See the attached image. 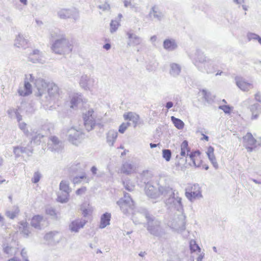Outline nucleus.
Segmentation results:
<instances>
[{
    "label": "nucleus",
    "mask_w": 261,
    "mask_h": 261,
    "mask_svg": "<svg viewBox=\"0 0 261 261\" xmlns=\"http://www.w3.org/2000/svg\"><path fill=\"white\" fill-rule=\"evenodd\" d=\"M53 52L57 54L64 55L72 51V45L64 38L56 40L51 47Z\"/></svg>",
    "instance_id": "f257e3e1"
},
{
    "label": "nucleus",
    "mask_w": 261,
    "mask_h": 261,
    "mask_svg": "<svg viewBox=\"0 0 261 261\" xmlns=\"http://www.w3.org/2000/svg\"><path fill=\"white\" fill-rule=\"evenodd\" d=\"M36 85L40 95L46 90L50 94L59 93V88L54 83H46L42 80H40L36 82Z\"/></svg>",
    "instance_id": "f03ea898"
},
{
    "label": "nucleus",
    "mask_w": 261,
    "mask_h": 261,
    "mask_svg": "<svg viewBox=\"0 0 261 261\" xmlns=\"http://www.w3.org/2000/svg\"><path fill=\"white\" fill-rule=\"evenodd\" d=\"M185 195L191 201L202 196L201 188L198 184H190L186 189Z\"/></svg>",
    "instance_id": "7ed1b4c3"
},
{
    "label": "nucleus",
    "mask_w": 261,
    "mask_h": 261,
    "mask_svg": "<svg viewBox=\"0 0 261 261\" xmlns=\"http://www.w3.org/2000/svg\"><path fill=\"white\" fill-rule=\"evenodd\" d=\"M243 141L248 152H252L257 147V140L250 132L243 137Z\"/></svg>",
    "instance_id": "20e7f679"
},
{
    "label": "nucleus",
    "mask_w": 261,
    "mask_h": 261,
    "mask_svg": "<svg viewBox=\"0 0 261 261\" xmlns=\"http://www.w3.org/2000/svg\"><path fill=\"white\" fill-rule=\"evenodd\" d=\"M84 125L88 130L92 129L96 125L94 111L91 109L85 113L83 117Z\"/></svg>",
    "instance_id": "39448f33"
},
{
    "label": "nucleus",
    "mask_w": 261,
    "mask_h": 261,
    "mask_svg": "<svg viewBox=\"0 0 261 261\" xmlns=\"http://www.w3.org/2000/svg\"><path fill=\"white\" fill-rule=\"evenodd\" d=\"M190 158L195 166L201 167L205 170L208 169V166L203 163L202 156L199 151H197L192 152L190 154Z\"/></svg>",
    "instance_id": "423d86ee"
},
{
    "label": "nucleus",
    "mask_w": 261,
    "mask_h": 261,
    "mask_svg": "<svg viewBox=\"0 0 261 261\" xmlns=\"http://www.w3.org/2000/svg\"><path fill=\"white\" fill-rule=\"evenodd\" d=\"M60 189L63 191L64 193L62 195H60L58 197V201L64 203L68 201L69 198L68 192L69 188L68 184L65 181H62L60 182Z\"/></svg>",
    "instance_id": "0eeeda50"
},
{
    "label": "nucleus",
    "mask_w": 261,
    "mask_h": 261,
    "mask_svg": "<svg viewBox=\"0 0 261 261\" xmlns=\"http://www.w3.org/2000/svg\"><path fill=\"white\" fill-rule=\"evenodd\" d=\"M123 118L126 121H132L134 127L140 123V116L136 113L132 112L126 113L123 115Z\"/></svg>",
    "instance_id": "6e6552de"
},
{
    "label": "nucleus",
    "mask_w": 261,
    "mask_h": 261,
    "mask_svg": "<svg viewBox=\"0 0 261 261\" xmlns=\"http://www.w3.org/2000/svg\"><path fill=\"white\" fill-rule=\"evenodd\" d=\"M236 83L239 88L244 91H248L253 87L251 83L246 82L242 78L238 79Z\"/></svg>",
    "instance_id": "1a4fd4ad"
},
{
    "label": "nucleus",
    "mask_w": 261,
    "mask_h": 261,
    "mask_svg": "<svg viewBox=\"0 0 261 261\" xmlns=\"http://www.w3.org/2000/svg\"><path fill=\"white\" fill-rule=\"evenodd\" d=\"M117 203L120 207L130 206L133 204V201L128 194H125L123 198H121Z\"/></svg>",
    "instance_id": "9d476101"
},
{
    "label": "nucleus",
    "mask_w": 261,
    "mask_h": 261,
    "mask_svg": "<svg viewBox=\"0 0 261 261\" xmlns=\"http://www.w3.org/2000/svg\"><path fill=\"white\" fill-rule=\"evenodd\" d=\"M32 92V86L29 82H25L23 88L18 89L19 94L22 96L29 95Z\"/></svg>",
    "instance_id": "9b49d317"
},
{
    "label": "nucleus",
    "mask_w": 261,
    "mask_h": 261,
    "mask_svg": "<svg viewBox=\"0 0 261 261\" xmlns=\"http://www.w3.org/2000/svg\"><path fill=\"white\" fill-rule=\"evenodd\" d=\"M85 224V221L75 220L72 222L70 225V230L73 232H77L80 229L84 227Z\"/></svg>",
    "instance_id": "f8f14e48"
},
{
    "label": "nucleus",
    "mask_w": 261,
    "mask_h": 261,
    "mask_svg": "<svg viewBox=\"0 0 261 261\" xmlns=\"http://www.w3.org/2000/svg\"><path fill=\"white\" fill-rule=\"evenodd\" d=\"M206 154L211 161V163L216 168H218V165L214 155V149L212 146L207 148Z\"/></svg>",
    "instance_id": "ddd939ff"
},
{
    "label": "nucleus",
    "mask_w": 261,
    "mask_h": 261,
    "mask_svg": "<svg viewBox=\"0 0 261 261\" xmlns=\"http://www.w3.org/2000/svg\"><path fill=\"white\" fill-rule=\"evenodd\" d=\"M110 213H104L101 217L99 227L103 228L110 224L111 219Z\"/></svg>",
    "instance_id": "4468645a"
},
{
    "label": "nucleus",
    "mask_w": 261,
    "mask_h": 261,
    "mask_svg": "<svg viewBox=\"0 0 261 261\" xmlns=\"http://www.w3.org/2000/svg\"><path fill=\"white\" fill-rule=\"evenodd\" d=\"M117 138V133L115 131H110L107 134V142L110 146H113Z\"/></svg>",
    "instance_id": "2eb2a0df"
},
{
    "label": "nucleus",
    "mask_w": 261,
    "mask_h": 261,
    "mask_svg": "<svg viewBox=\"0 0 261 261\" xmlns=\"http://www.w3.org/2000/svg\"><path fill=\"white\" fill-rule=\"evenodd\" d=\"M134 171L133 165L130 164L125 163L121 168V172L125 174H130Z\"/></svg>",
    "instance_id": "dca6fc26"
},
{
    "label": "nucleus",
    "mask_w": 261,
    "mask_h": 261,
    "mask_svg": "<svg viewBox=\"0 0 261 261\" xmlns=\"http://www.w3.org/2000/svg\"><path fill=\"white\" fill-rule=\"evenodd\" d=\"M190 151L187 141H184L180 145V155L185 156Z\"/></svg>",
    "instance_id": "f3484780"
},
{
    "label": "nucleus",
    "mask_w": 261,
    "mask_h": 261,
    "mask_svg": "<svg viewBox=\"0 0 261 261\" xmlns=\"http://www.w3.org/2000/svg\"><path fill=\"white\" fill-rule=\"evenodd\" d=\"M163 45L165 49L168 50H173L176 47L175 41L170 39L165 40L164 42Z\"/></svg>",
    "instance_id": "a211bd4d"
},
{
    "label": "nucleus",
    "mask_w": 261,
    "mask_h": 261,
    "mask_svg": "<svg viewBox=\"0 0 261 261\" xmlns=\"http://www.w3.org/2000/svg\"><path fill=\"white\" fill-rule=\"evenodd\" d=\"M171 119L173 123L174 124V126L177 129H182V128H184L185 124L181 120H180L178 118H176L174 116H171Z\"/></svg>",
    "instance_id": "6ab92c4d"
},
{
    "label": "nucleus",
    "mask_w": 261,
    "mask_h": 261,
    "mask_svg": "<svg viewBox=\"0 0 261 261\" xmlns=\"http://www.w3.org/2000/svg\"><path fill=\"white\" fill-rule=\"evenodd\" d=\"M252 112V119H256L259 116V106L257 105H253L250 108Z\"/></svg>",
    "instance_id": "aec40b11"
},
{
    "label": "nucleus",
    "mask_w": 261,
    "mask_h": 261,
    "mask_svg": "<svg viewBox=\"0 0 261 261\" xmlns=\"http://www.w3.org/2000/svg\"><path fill=\"white\" fill-rule=\"evenodd\" d=\"M129 39H130L129 44L138 45L140 43V39L137 36L133 37V34L127 33Z\"/></svg>",
    "instance_id": "412c9836"
},
{
    "label": "nucleus",
    "mask_w": 261,
    "mask_h": 261,
    "mask_svg": "<svg viewBox=\"0 0 261 261\" xmlns=\"http://www.w3.org/2000/svg\"><path fill=\"white\" fill-rule=\"evenodd\" d=\"M119 25L120 24L118 21L112 20L110 23V32L111 33L116 32Z\"/></svg>",
    "instance_id": "4be33fe9"
},
{
    "label": "nucleus",
    "mask_w": 261,
    "mask_h": 261,
    "mask_svg": "<svg viewBox=\"0 0 261 261\" xmlns=\"http://www.w3.org/2000/svg\"><path fill=\"white\" fill-rule=\"evenodd\" d=\"M130 123L126 122L124 123L123 122L121 124V125L119 126L118 131L121 134H123L125 130L127 129V128L129 126Z\"/></svg>",
    "instance_id": "5701e85b"
},
{
    "label": "nucleus",
    "mask_w": 261,
    "mask_h": 261,
    "mask_svg": "<svg viewBox=\"0 0 261 261\" xmlns=\"http://www.w3.org/2000/svg\"><path fill=\"white\" fill-rule=\"evenodd\" d=\"M190 249L192 252H195L196 251H200V248L198 245L196 243V242L194 240H191L190 243Z\"/></svg>",
    "instance_id": "b1692460"
},
{
    "label": "nucleus",
    "mask_w": 261,
    "mask_h": 261,
    "mask_svg": "<svg viewBox=\"0 0 261 261\" xmlns=\"http://www.w3.org/2000/svg\"><path fill=\"white\" fill-rule=\"evenodd\" d=\"M163 156L167 161H169L171 157V152L169 149L163 150Z\"/></svg>",
    "instance_id": "393cba45"
},
{
    "label": "nucleus",
    "mask_w": 261,
    "mask_h": 261,
    "mask_svg": "<svg viewBox=\"0 0 261 261\" xmlns=\"http://www.w3.org/2000/svg\"><path fill=\"white\" fill-rule=\"evenodd\" d=\"M219 109L223 110L225 113H230L231 110V108L227 105L221 106Z\"/></svg>",
    "instance_id": "a878e982"
},
{
    "label": "nucleus",
    "mask_w": 261,
    "mask_h": 261,
    "mask_svg": "<svg viewBox=\"0 0 261 261\" xmlns=\"http://www.w3.org/2000/svg\"><path fill=\"white\" fill-rule=\"evenodd\" d=\"M40 177V174L38 172H36L35 173L34 176L32 179V181L35 184L37 183L39 181Z\"/></svg>",
    "instance_id": "bb28decb"
},
{
    "label": "nucleus",
    "mask_w": 261,
    "mask_h": 261,
    "mask_svg": "<svg viewBox=\"0 0 261 261\" xmlns=\"http://www.w3.org/2000/svg\"><path fill=\"white\" fill-rule=\"evenodd\" d=\"M99 8L103 11L109 10L110 9V6L108 3L105 2L103 4L99 6Z\"/></svg>",
    "instance_id": "cd10ccee"
},
{
    "label": "nucleus",
    "mask_w": 261,
    "mask_h": 261,
    "mask_svg": "<svg viewBox=\"0 0 261 261\" xmlns=\"http://www.w3.org/2000/svg\"><path fill=\"white\" fill-rule=\"evenodd\" d=\"M87 189L85 187H82L76 191V194L80 195L86 192Z\"/></svg>",
    "instance_id": "c85d7f7f"
},
{
    "label": "nucleus",
    "mask_w": 261,
    "mask_h": 261,
    "mask_svg": "<svg viewBox=\"0 0 261 261\" xmlns=\"http://www.w3.org/2000/svg\"><path fill=\"white\" fill-rule=\"evenodd\" d=\"M78 103V98L77 97H73L71 100V107L74 108L76 107Z\"/></svg>",
    "instance_id": "c756f323"
},
{
    "label": "nucleus",
    "mask_w": 261,
    "mask_h": 261,
    "mask_svg": "<svg viewBox=\"0 0 261 261\" xmlns=\"http://www.w3.org/2000/svg\"><path fill=\"white\" fill-rule=\"evenodd\" d=\"M159 12L158 9L155 7H153L150 12V15H152L154 16H158V13Z\"/></svg>",
    "instance_id": "7c9ffc66"
},
{
    "label": "nucleus",
    "mask_w": 261,
    "mask_h": 261,
    "mask_svg": "<svg viewBox=\"0 0 261 261\" xmlns=\"http://www.w3.org/2000/svg\"><path fill=\"white\" fill-rule=\"evenodd\" d=\"M132 0H123L125 7H127L132 5Z\"/></svg>",
    "instance_id": "2f4dec72"
},
{
    "label": "nucleus",
    "mask_w": 261,
    "mask_h": 261,
    "mask_svg": "<svg viewBox=\"0 0 261 261\" xmlns=\"http://www.w3.org/2000/svg\"><path fill=\"white\" fill-rule=\"evenodd\" d=\"M251 38L257 40L258 42L261 44V38L259 36L255 34H251Z\"/></svg>",
    "instance_id": "473e14b6"
},
{
    "label": "nucleus",
    "mask_w": 261,
    "mask_h": 261,
    "mask_svg": "<svg viewBox=\"0 0 261 261\" xmlns=\"http://www.w3.org/2000/svg\"><path fill=\"white\" fill-rule=\"evenodd\" d=\"M41 220V218H39V217H34L32 219V224L33 225H34L35 227H37L36 225H35V222L36 221V222H39Z\"/></svg>",
    "instance_id": "72a5a7b5"
},
{
    "label": "nucleus",
    "mask_w": 261,
    "mask_h": 261,
    "mask_svg": "<svg viewBox=\"0 0 261 261\" xmlns=\"http://www.w3.org/2000/svg\"><path fill=\"white\" fill-rule=\"evenodd\" d=\"M255 99L256 100L261 102V94L259 92L255 94Z\"/></svg>",
    "instance_id": "f704fd0d"
},
{
    "label": "nucleus",
    "mask_w": 261,
    "mask_h": 261,
    "mask_svg": "<svg viewBox=\"0 0 261 261\" xmlns=\"http://www.w3.org/2000/svg\"><path fill=\"white\" fill-rule=\"evenodd\" d=\"M19 127L21 129L24 131L27 129V124L24 123H21L19 124Z\"/></svg>",
    "instance_id": "c9c22d12"
},
{
    "label": "nucleus",
    "mask_w": 261,
    "mask_h": 261,
    "mask_svg": "<svg viewBox=\"0 0 261 261\" xmlns=\"http://www.w3.org/2000/svg\"><path fill=\"white\" fill-rule=\"evenodd\" d=\"M51 140L53 142H54L55 144H57L59 143V140L58 139V138L56 137H53L51 138Z\"/></svg>",
    "instance_id": "e433bc0d"
},
{
    "label": "nucleus",
    "mask_w": 261,
    "mask_h": 261,
    "mask_svg": "<svg viewBox=\"0 0 261 261\" xmlns=\"http://www.w3.org/2000/svg\"><path fill=\"white\" fill-rule=\"evenodd\" d=\"M173 103L171 101H169V102H168L167 103H166V108H167V109H169L170 108H172L173 107Z\"/></svg>",
    "instance_id": "4c0bfd02"
},
{
    "label": "nucleus",
    "mask_w": 261,
    "mask_h": 261,
    "mask_svg": "<svg viewBox=\"0 0 261 261\" xmlns=\"http://www.w3.org/2000/svg\"><path fill=\"white\" fill-rule=\"evenodd\" d=\"M86 178V176L85 175H83V176H80V177H76L75 178H74V180H75V183H77L78 181H79V179L80 178V179H83V178Z\"/></svg>",
    "instance_id": "58836bf2"
},
{
    "label": "nucleus",
    "mask_w": 261,
    "mask_h": 261,
    "mask_svg": "<svg viewBox=\"0 0 261 261\" xmlns=\"http://www.w3.org/2000/svg\"><path fill=\"white\" fill-rule=\"evenodd\" d=\"M40 54V51L38 49H35L33 51V52L31 54L32 55H39Z\"/></svg>",
    "instance_id": "ea45409f"
},
{
    "label": "nucleus",
    "mask_w": 261,
    "mask_h": 261,
    "mask_svg": "<svg viewBox=\"0 0 261 261\" xmlns=\"http://www.w3.org/2000/svg\"><path fill=\"white\" fill-rule=\"evenodd\" d=\"M103 47L106 50H109L111 48V45L109 43H107L103 45Z\"/></svg>",
    "instance_id": "a19ab883"
},
{
    "label": "nucleus",
    "mask_w": 261,
    "mask_h": 261,
    "mask_svg": "<svg viewBox=\"0 0 261 261\" xmlns=\"http://www.w3.org/2000/svg\"><path fill=\"white\" fill-rule=\"evenodd\" d=\"M201 140H205V141H208V136H207L204 134H202V138H201Z\"/></svg>",
    "instance_id": "79ce46f5"
},
{
    "label": "nucleus",
    "mask_w": 261,
    "mask_h": 261,
    "mask_svg": "<svg viewBox=\"0 0 261 261\" xmlns=\"http://www.w3.org/2000/svg\"><path fill=\"white\" fill-rule=\"evenodd\" d=\"M91 171L93 172V174H96L97 171V169L95 167H92L91 168Z\"/></svg>",
    "instance_id": "37998d69"
},
{
    "label": "nucleus",
    "mask_w": 261,
    "mask_h": 261,
    "mask_svg": "<svg viewBox=\"0 0 261 261\" xmlns=\"http://www.w3.org/2000/svg\"><path fill=\"white\" fill-rule=\"evenodd\" d=\"M88 209H86L85 211H84V212H89L90 211H92V208L91 206H89V204H88Z\"/></svg>",
    "instance_id": "c03bdc74"
},
{
    "label": "nucleus",
    "mask_w": 261,
    "mask_h": 261,
    "mask_svg": "<svg viewBox=\"0 0 261 261\" xmlns=\"http://www.w3.org/2000/svg\"><path fill=\"white\" fill-rule=\"evenodd\" d=\"M20 2L23 5H26L27 4V0H19Z\"/></svg>",
    "instance_id": "a18cd8bd"
},
{
    "label": "nucleus",
    "mask_w": 261,
    "mask_h": 261,
    "mask_svg": "<svg viewBox=\"0 0 261 261\" xmlns=\"http://www.w3.org/2000/svg\"><path fill=\"white\" fill-rule=\"evenodd\" d=\"M156 146H157V145L155 144H153V143L150 144V146L151 148H154V147H156Z\"/></svg>",
    "instance_id": "49530a36"
},
{
    "label": "nucleus",
    "mask_w": 261,
    "mask_h": 261,
    "mask_svg": "<svg viewBox=\"0 0 261 261\" xmlns=\"http://www.w3.org/2000/svg\"><path fill=\"white\" fill-rule=\"evenodd\" d=\"M4 181H5V180L2 177V176L0 175V184H2Z\"/></svg>",
    "instance_id": "de8ad7c7"
},
{
    "label": "nucleus",
    "mask_w": 261,
    "mask_h": 261,
    "mask_svg": "<svg viewBox=\"0 0 261 261\" xmlns=\"http://www.w3.org/2000/svg\"><path fill=\"white\" fill-rule=\"evenodd\" d=\"M174 67L177 68L178 70H180L179 67H178V66L177 65H176V64H173L172 65V68H173Z\"/></svg>",
    "instance_id": "09e8293b"
},
{
    "label": "nucleus",
    "mask_w": 261,
    "mask_h": 261,
    "mask_svg": "<svg viewBox=\"0 0 261 261\" xmlns=\"http://www.w3.org/2000/svg\"><path fill=\"white\" fill-rule=\"evenodd\" d=\"M30 78V82H33V81H34V78L32 77V75L31 74H30L29 75Z\"/></svg>",
    "instance_id": "8fccbe9b"
},
{
    "label": "nucleus",
    "mask_w": 261,
    "mask_h": 261,
    "mask_svg": "<svg viewBox=\"0 0 261 261\" xmlns=\"http://www.w3.org/2000/svg\"><path fill=\"white\" fill-rule=\"evenodd\" d=\"M9 248L8 247H7L5 249V251L7 253H8V251H9Z\"/></svg>",
    "instance_id": "3c124183"
},
{
    "label": "nucleus",
    "mask_w": 261,
    "mask_h": 261,
    "mask_svg": "<svg viewBox=\"0 0 261 261\" xmlns=\"http://www.w3.org/2000/svg\"><path fill=\"white\" fill-rule=\"evenodd\" d=\"M8 261H18V260H16L15 258H11V259H9Z\"/></svg>",
    "instance_id": "603ef678"
},
{
    "label": "nucleus",
    "mask_w": 261,
    "mask_h": 261,
    "mask_svg": "<svg viewBox=\"0 0 261 261\" xmlns=\"http://www.w3.org/2000/svg\"><path fill=\"white\" fill-rule=\"evenodd\" d=\"M202 260V257H199L197 259V261H201Z\"/></svg>",
    "instance_id": "864d4df0"
},
{
    "label": "nucleus",
    "mask_w": 261,
    "mask_h": 261,
    "mask_svg": "<svg viewBox=\"0 0 261 261\" xmlns=\"http://www.w3.org/2000/svg\"><path fill=\"white\" fill-rule=\"evenodd\" d=\"M27 224L25 223L23 225V227L24 228L25 226L27 227Z\"/></svg>",
    "instance_id": "5fc2aeb1"
},
{
    "label": "nucleus",
    "mask_w": 261,
    "mask_h": 261,
    "mask_svg": "<svg viewBox=\"0 0 261 261\" xmlns=\"http://www.w3.org/2000/svg\"><path fill=\"white\" fill-rule=\"evenodd\" d=\"M178 203H179V204L180 205H181V202H180V200L178 201Z\"/></svg>",
    "instance_id": "6e6d98bb"
},
{
    "label": "nucleus",
    "mask_w": 261,
    "mask_h": 261,
    "mask_svg": "<svg viewBox=\"0 0 261 261\" xmlns=\"http://www.w3.org/2000/svg\"><path fill=\"white\" fill-rule=\"evenodd\" d=\"M24 233L28 234V232H25V229L24 230Z\"/></svg>",
    "instance_id": "4d7b16f0"
},
{
    "label": "nucleus",
    "mask_w": 261,
    "mask_h": 261,
    "mask_svg": "<svg viewBox=\"0 0 261 261\" xmlns=\"http://www.w3.org/2000/svg\"><path fill=\"white\" fill-rule=\"evenodd\" d=\"M244 9L246 10V8L245 7H244Z\"/></svg>",
    "instance_id": "13d9d810"
},
{
    "label": "nucleus",
    "mask_w": 261,
    "mask_h": 261,
    "mask_svg": "<svg viewBox=\"0 0 261 261\" xmlns=\"http://www.w3.org/2000/svg\"><path fill=\"white\" fill-rule=\"evenodd\" d=\"M182 210V208L181 207V208H180V210ZM178 211H180V210H178Z\"/></svg>",
    "instance_id": "bf43d9fd"
},
{
    "label": "nucleus",
    "mask_w": 261,
    "mask_h": 261,
    "mask_svg": "<svg viewBox=\"0 0 261 261\" xmlns=\"http://www.w3.org/2000/svg\"><path fill=\"white\" fill-rule=\"evenodd\" d=\"M1 164H2V163H0V165H1Z\"/></svg>",
    "instance_id": "052dcab7"
}]
</instances>
